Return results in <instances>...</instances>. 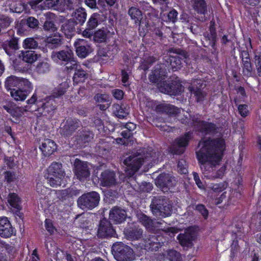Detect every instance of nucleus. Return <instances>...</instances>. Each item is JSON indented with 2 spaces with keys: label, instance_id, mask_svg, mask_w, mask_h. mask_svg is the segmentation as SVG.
<instances>
[{
  "label": "nucleus",
  "instance_id": "nucleus-1",
  "mask_svg": "<svg viewBox=\"0 0 261 261\" xmlns=\"http://www.w3.org/2000/svg\"><path fill=\"white\" fill-rule=\"evenodd\" d=\"M196 156L204 178L211 180L222 178L226 166L223 165L219 169L217 168L220 164L225 149L224 140L218 138L201 141Z\"/></svg>",
  "mask_w": 261,
  "mask_h": 261
},
{
  "label": "nucleus",
  "instance_id": "nucleus-2",
  "mask_svg": "<svg viewBox=\"0 0 261 261\" xmlns=\"http://www.w3.org/2000/svg\"><path fill=\"white\" fill-rule=\"evenodd\" d=\"M158 162V153L153 151L150 147L132 153L123 161L124 164L127 166L125 172L129 176H133L142 165L150 168Z\"/></svg>",
  "mask_w": 261,
  "mask_h": 261
},
{
  "label": "nucleus",
  "instance_id": "nucleus-3",
  "mask_svg": "<svg viewBox=\"0 0 261 261\" xmlns=\"http://www.w3.org/2000/svg\"><path fill=\"white\" fill-rule=\"evenodd\" d=\"M68 88L66 83H62L56 88L51 96L46 97L37 103L38 111L42 115L50 119L54 115L56 109V102L54 98L60 97L64 95Z\"/></svg>",
  "mask_w": 261,
  "mask_h": 261
},
{
  "label": "nucleus",
  "instance_id": "nucleus-4",
  "mask_svg": "<svg viewBox=\"0 0 261 261\" xmlns=\"http://www.w3.org/2000/svg\"><path fill=\"white\" fill-rule=\"evenodd\" d=\"M163 66L158 65L149 76L150 82L156 84L157 87L162 93L169 95L176 94L174 87L164 81L166 77V71Z\"/></svg>",
  "mask_w": 261,
  "mask_h": 261
},
{
  "label": "nucleus",
  "instance_id": "nucleus-5",
  "mask_svg": "<svg viewBox=\"0 0 261 261\" xmlns=\"http://www.w3.org/2000/svg\"><path fill=\"white\" fill-rule=\"evenodd\" d=\"M150 206L153 213L162 217H168L172 213V205L171 201L164 196L153 197Z\"/></svg>",
  "mask_w": 261,
  "mask_h": 261
},
{
  "label": "nucleus",
  "instance_id": "nucleus-6",
  "mask_svg": "<svg viewBox=\"0 0 261 261\" xmlns=\"http://www.w3.org/2000/svg\"><path fill=\"white\" fill-rule=\"evenodd\" d=\"M99 200V194L93 191L80 196L77 199V205L82 210H92L98 205Z\"/></svg>",
  "mask_w": 261,
  "mask_h": 261
},
{
  "label": "nucleus",
  "instance_id": "nucleus-7",
  "mask_svg": "<svg viewBox=\"0 0 261 261\" xmlns=\"http://www.w3.org/2000/svg\"><path fill=\"white\" fill-rule=\"evenodd\" d=\"M112 254L117 261H133L134 250L129 246H111Z\"/></svg>",
  "mask_w": 261,
  "mask_h": 261
},
{
  "label": "nucleus",
  "instance_id": "nucleus-8",
  "mask_svg": "<svg viewBox=\"0 0 261 261\" xmlns=\"http://www.w3.org/2000/svg\"><path fill=\"white\" fill-rule=\"evenodd\" d=\"M206 85L200 79L194 80L189 87L191 95L197 102L205 100L207 97V91L205 89Z\"/></svg>",
  "mask_w": 261,
  "mask_h": 261
},
{
  "label": "nucleus",
  "instance_id": "nucleus-9",
  "mask_svg": "<svg viewBox=\"0 0 261 261\" xmlns=\"http://www.w3.org/2000/svg\"><path fill=\"white\" fill-rule=\"evenodd\" d=\"M190 138L191 135L189 132L184 136L177 138L169 148L170 152L175 154L183 153Z\"/></svg>",
  "mask_w": 261,
  "mask_h": 261
},
{
  "label": "nucleus",
  "instance_id": "nucleus-10",
  "mask_svg": "<svg viewBox=\"0 0 261 261\" xmlns=\"http://www.w3.org/2000/svg\"><path fill=\"white\" fill-rule=\"evenodd\" d=\"M175 179L168 174H160L155 179V185L165 192L175 184Z\"/></svg>",
  "mask_w": 261,
  "mask_h": 261
},
{
  "label": "nucleus",
  "instance_id": "nucleus-11",
  "mask_svg": "<svg viewBox=\"0 0 261 261\" xmlns=\"http://www.w3.org/2000/svg\"><path fill=\"white\" fill-rule=\"evenodd\" d=\"M115 233V230L109 221L106 219L100 220L97 231V236L99 238H110L113 237Z\"/></svg>",
  "mask_w": 261,
  "mask_h": 261
},
{
  "label": "nucleus",
  "instance_id": "nucleus-12",
  "mask_svg": "<svg viewBox=\"0 0 261 261\" xmlns=\"http://www.w3.org/2000/svg\"><path fill=\"white\" fill-rule=\"evenodd\" d=\"M74 173L77 178L83 180L90 175V170L87 162L76 160L74 163Z\"/></svg>",
  "mask_w": 261,
  "mask_h": 261
},
{
  "label": "nucleus",
  "instance_id": "nucleus-13",
  "mask_svg": "<svg viewBox=\"0 0 261 261\" xmlns=\"http://www.w3.org/2000/svg\"><path fill=\"white\" fill-rule=\"evenodd\" d=\"M138 220L149 231H154L156 229H160V225L162 224L161 221L152 220L144 214H141L138 215Z\"/></svg>",
  "mask_w": 261,
  "mask_h": 261
},
{
  "label": "nucleus",
  "instance_id": "nucleus-14",
  "mask_svg": "<svg viewBox=\"0 0 261 261\" xmlns=\"http://www.w3.org/2000/svg\"><path fill=\"white\" fill-rule=\"evenodd\" d=\"M197 233V228L192 226L187 228L184 233L179 234L177 239L180 243V245H185L186 243H190L194 240Z\"/></svg>",
  "mask_w": 261,
  "mask_h": 261
},
{
  "label": "nucleus",
  "instance_id": "nucleus-15",
  "mask_svg": "<svg viewBox=\"0 0 261 261\" xmlns=\"http://www.w3.org/2000/svg\"><path fill=\"white\" fill-rule=\"evenodd\" d=\"M73 52L70 49L62 50L52 53L51 58L56 63L60 62H68L72 59Z\"/></svg>",
  "mask_w": 261,
  "mask_h": 261
},
{
  "label": "nucleus",
  "instance_id": "nucleus-16",
  "mask_svg": "<svg viewBox=\"0 0 261 261\" xmlns=\"http://www.w3.org/2000/svg\"><path fill=\"white\" fill-rule=\"evenodd\" d=\"M77 55L81 58H86L91 51L89 45L86 40L82 39H77L74 43Z\"/></svg>",
  "mask_w": 261,
  "mask_h": 261
},
{
  "label": "nucleus",
  "instance_id": "nucleus-17",
  "mask_svg": "<svg viewBox=\"0 0 261 261\" xmlns=\"http://www.w3.org/2000/svg\"><path fill=\"white\" fill-rule=\"evenodd\" d=\"M81 125V122L77 119L69 118L61 128L62 133L65 136H69Z\"/></svg>",
  "mask_w": 261,
  "mask_h": 261
},
{
  "label": "nucleus",
  "instance_id": "nucleus-18",
  "mask_svg": "<svg viewBox=\"0 0 261 261\" xmlns=\"http://www.w3.org/2000/svg\"><path fill=\"white\" fill-rule=\"evenodd\" d=\"M14 232V228L7 218H0V236L3 238H9Z\"/></svg>",
  "mask_w": 261,
  "mask_h": 261
},
{
  "label": "nucleus",
  "instance_id": "nucleus-19",
  "mask_svg": "<svg viewBox=\"0 0 261 261\" xmlns=\"http://www.w3.org/2000/svg\"><path fill=\"white\" fill-rule=\"evenodd\" d=\"M176 55L175 56H171L170 57V62L171 67L173 71H176L180 69L182 61L185 62L186 58L185 54L184 51L179 50L175 49Z\"/></svg>",
  "mask_w": 261,
  "mask_h": 261
},
{
  "label": "nucleus",
  "instance_id": "nucleus-20",
  "mask_svg": "<svg viewBox=\"0 0 261 261\" xmlns=\"http://www.w3.org/2000/svg\"><path fill=\"white\" fill-rule=\"evenodd\" d=\"M126 212L119 207H114L109 213V219L115 223H121L126 218Z\"/></svg>",
  "mask_w": 261,
  "mask_h": 261
},
{
  "label": "nucleus",
  "instance_id": "nucleus-21",
  "mask_svg": "<svg viewBox=\"0 0 261 261\" xmlns=\"http://www.w3.org/2000/svg\"><path fill=\"white\" fill-rule=\"evenodd\" d=\"M100 180L101 184L104 187H111L116 183L115 174L114 172L106 170L101 174Z\"/></svg>",
  "mask_w": 261,
  "mask_h": 261
},
{
  "label": "nucleus",
  "instance_id": "nucleus-22",
  "mask_svg": "<svg viewBox=\"0 0 261 261\" xmlns=\"http://www.w3.org/2000/svg\"><path fill=\"white\" fill-rule=\"evenodd\" d=\"M124 234L127 240H138L143 236V230L139 227L135 226L125 229Z\"/></svg>",
  "mask_w": 261,
  "mask_h": 261
},
{
  "label": "nucleus",
  "instance_id": "nucleus-23",
  "mask_svg": "<svg viewBox=\"0 0 261 261\" xmlns=\"http://www.w3.org/2000/svg\"><path fill=\"white\" fill-rule=\"evenodd\" d=\"M87 15L86 10L83 8H79L73 12L71 20L74 24L82 25L85 22Z\"/></svg>",
  "mask_w": 261,
  "mask_h": 261
},
{
  "label": "nucleus",
  "instance_id": "nucleus-24",
  "mask_svg": "<svg viewBox=\"0 0 261 261\" xmlns=\"http://www.w3.org/2000/svg\"><path fill=\"white\" fill-rule=\"evenodd\" d=\"M193 124L196 128L202 133H209L215 129V125L200 120L193 119Z\"/></svg>",
  "mask_w": 261,
  "mask_h": 261
},
{
  "label": "nucleus",
  "instance_id": "nucleus-25",
  "mask_svg": "<svg viewBox=\"0 0 261 261\" xmlns=\"http://www.w3.org/2000/svg\"><path fill=\"white\" fill-rule=\"evenodd\" d=\"M42 153L44 155H49L56 150V145L55 142L50 139H45L42 143L40 146Z\"/></svg>",
  "mask_w": 261,
  "mask_h": 261
},
{
  "label": "nucleus",
  "instance_id": "nucleus-26",
  "mask_svg": "<svg viewBox=\"0 0 261 261\" xmlns=\"http://www.w3.org/2000/svg\"><path fill=\"white\" fill-rule=\"evenodd\" d=\"M65 175L60 176L56 174H48L47 177V181L50 186L53 187H58L59 186H64L65 181H64Z\"/></svg>",
  "mask_w": 261,
  "mask_h": 261
},
{
  "label": "nucleus",
  "instance_id": "nucleus-27",
  "mask_svg": "<svg viewBox=\"0 0 261 261\" xmlns=\"http://www.w3.org/2000/svg\"><path fill=\"white\" fill-rule=\"evenodd\" d=\"M113 107L114 113L119 118H125L129 113V107L126 105L115 104Z\"/></svg>",
  "mask_w": 261,
  "mask_h": 261
},
{
  "label": "nucleus",
  "instance_id": "nucleus-28",
  "mask_svg": "<svg viewBox=\"0 0 261 261\" xmlns=\"http://www.w3.org/2000/svg\"><path fill=\"white\" fill-rule=\"evenodd\" d=\"M61 31L67 38H71L75 33V24L71 20L64 22L61 27Z\"/></svg>",
  "mask_w": 261,
  "mask_h": 261
},
{
  "label": "nucleus",
  "instance_id": "nucleus-29",
  "mask_svg": "<svg viewBox=\"0 0 261 261\" xmlns=\"http://www.w3.org/2000/svg\"><path fill=\"white\" fill-rule=\"evenodd\" d=\"M3 108L13 117H20L27 111L26 109L13 105L4 106Z\"/></svg>",
  "mask_w": 261,
  "mask_h": 261
},
{
  "label": "nucleus",
  "instance_id": "nucleus-30",
  "mask_svg": "<svg viewBox=\"0 0 261 261\" xmlns=\"http://www.w3.org/2000/svg\"><path fill=\"white\" fill-rule=\"evenodd\" d=\"M19 77L11 75L7 78L5 86L8 91L11 92L13 89L18 88Z\"/></svg>",
  "mask_w": 261,
  "mask_h": 261
},
{
  "label": "nucleus",
  "instance_id": "nucleus-31",
  "mask_svg": "<svg viewBox=\"0 0 261 261\" xmlns=\"http://www.w3.org/2000/svg\"><path fill=\"white\" fill-rule=\"evenodd\" d=\"M19 57L24 62L28 63H32L37 60V55L34 51L28 50L22 51Z\"/></svg>",
  "mask_w": 261,
  "mask_h": 261
},
{
  "label": "nucleus",
  "instance_id": "nucleus-32",
  "mask_svg": "<svg viewBox=\"0 0 261 261\" xmlns=\"http://www.w3.org/2000/svg\"><path fill=\"white\" fill-rule=\"evenodd\" d=\"M61 164L54 162L53 163L48 167L47 171L48 174H56L58 176L65 175L64 171L63 170Z\"/></svg>",
  "mask_w": 261,
  "mask_h": 261
},
{
  "label": "nucleus",
  "instance_id": "nucleus-33",
  "mask_svg": "<svg viewBox=\"0 0 261 261\" xmlns=\"http://www.w3.org/2000/svg\"><path fill=\"white\" fill-rule=\"evenodd\" d=\"M10 93L11 96L16 101H23L29 94L26 91L19 88H16L15 89L12 90V91L10 92Z\"/></svg>",
  "mask_w": 261,
  "mask_h": 261
},
{
  "label": "nucleus",
  "instance_id": "nucleus-34",
  "mask_svg": "<svg viewBox=\"0 0 261 261\" xmlns=\"http://www.w3.org/2000/svg\"><path fill=\"white\" fill-rule=\"evenodd\" d=\"M62 37L59 34L50 36L46 39V42L48 47L53 48L61 44Z\"/></svg>",
  "mask_w": 261,
  "mask_h": 261
},
{
  "label": "nucleus",
  "instance_id": "nucleus-35",
  "mask_svg": "<svg viewBox=\"0 0 261 261\" xmlns=\"http://www.w3.org/2000/svg\"><path fill=\"white\" fill-rule=\"evenodd\" d=\"M101 15L98 13H94L91 15L88 19L87 26L90 29H94L98 25L99 23L101 21Z\"/></svg>",
  "mask_w": 261,
  "mask_h": 261
},
{
  "label": "nucleus",
  "instance_id": "nucleus-36",
  "mask_svg": "<svg viewBox=\"0 0 261 261\" xmlns=\"http://www.w3.org/2000/svg\"><path fill=\"white\" fill-rule=\"evenodd\" d=\"M50 189L45 187L41 183H38L36 186V191L39 196L40 200L48 199L50 193Z\"/></svg>",
  "mask_w": 261,
  "mask_h": 261
},
{
  "label": "nucleus",
  "instance_id": "nucleus-37",
  "mask_svg": "<svg viewBox=\"0 0 261 261\" xmlns=\"http://www.w3.org/2000/svg\"><path fill=\"white\" fill-rule=\"evenodd\" d=\"M8 201L10 205L13 207L20 210V199L18 196L15 193H10L8 196Z\"/></svg>",
  "mask_w": 261,
  "mask_h": 261
},
{
  "label": "nucleus",
  "instance_id": "nucleus-38",
  "mask_svg": "<svg viewBox=\"0 0 261 261\" xmlns=\"http://www.w3.org/2000/svg\"><path fill=\"white\" fill-rule=\"evenodd\" d=\"M194 9L200 13H204L206 10V4L204 0H191Z\"/></svg>",
  "mask_w": 261,
  "mask_h": 261
},
{
  "label": "nucleus",
  "instance_id": "nucleus-39",
  "mask_svg": "<svg viewBox=\"0 0 261 261\" xmlns=\"http://www.w3.org/2000/svg\"><path fill=\"white\" fill-rule=\"evenodd\" d=\"M18 88L21 89L29 94L33 87L31 83L28 79L19 77Z\"/></svg>",
  "mask_w": 261,
  "mask_h": 261
},
{
  "label": "nucleus",
  "instance_id": "nucleus-40",
  "mask_svg": "<svg viewBox=\"0 0 261 261\" xmlns=\"http://www.w3.org/2000/svg\"><path fill=\"white\" fill-rule=\"evenodd\" d=\"M128 13L131 18L135 20V23L140 22L142 18V12L139 9L132 7L129 9Z\"/></svg>",
  "mask_w": 261,
  "mask_h": 261
},
{
  "label": "nucleus",
  "instance_id": "nucleus-41",
  "mask_svg": "<svg viewBox=\"0 0 261 261\" xmlns=\"http://www.w3.org/2000/svg\"><path fill=\"white\" fill-rule=\"evenodd\" d=\"M13 246H0V261H7L6 253L11 254L13 250Z\"/></svg>",
  "mask_w": 261,
  "mask_h": 261
},
{
  "label": "nucleus",
  "instance_id": "nucleus-42",
  "mask_svg": "<svg viewBox=\"0 0 261 261\" xmlns=\"http://www.w3.org/2000/svg\"><path fill=\"white\" fill-rule=\"evenodd\" d=\"M12 21V19L10 17L5 15H0V33L6 30Z\"/></svg>",
  "mask_w": 261,
  "mask_h": 261
},
{
  "label": "nucleus",
  "instance_id": "nucleus-43",
  "mask_svg": "<svg viewBox=\"0 0 261 261\" xmlns=\"http://www.w3.org/2000/svg\"><path fill=\"white\" fill-rule=\"evenodd\" d=\"M167 253V258L169 261H182L180 253L176 250L170 249Z\"/></svg>",
  "mask_w": 261,
  "mask_h": 261
},
{
  "label": "nucleus",
  "instance_id": "nucleus-44",
  "mask_svg": "<svg viewBox=\"0 0 261 261\" xmlns=\"http://www.w3.org/2000/svg\"><path fill=\"white\" fill-rule=\"evenodd\" d=\"M87 78V74L85 71L82 69H76L74 74L73 80L75 83L84 82Z\"/></svg>",
  "mask_w": 261,
  "mask_h": 261
},
{
  "label": "nucleus",
  "instance_id": "nucleus-45",
  "mask_svg": "<svg viewBox=\"0 0 261 261\" xmlns=\"http://www.w3.org/2000/svg\"><path fill=\"white\" fill-rule=\"evenodd\" d=\"M227 186L226 182H222L219 184L211 183L207 186V188L214 192H220L225 190Z\"/></svg>",
  "mask_w": 261,
  "mask_h": 261
},
{
  "label": "nucleus",
  "instance_id": "nucleus-46",
  "mask_svg": "<svg viewBox=\"0 0 261 261\" xmlns=\"http://www.w3.org/2000/svg\"><path fill=\"white\" fill-rule=\"evenodd\" d=\"M93 137V134L92 132L87 131L84 132L80 136L78 140V143L80 145H83L84 143L89 142Z\"/></svg>",
  "mask_w": 261,
  "mask_h": 261
},
{
  "label": "nucleus",
  "instance_id": "nucleus-47",
  "mask_svg": "<svg viewBox=\"0 0 261 261\" xmlns=\"http://www.w3.org/2000/svg\"><path fill=\"white\" fill-rule=\"evenodd\" d=\"M177 12L175 10L170 11L168 15L166 16L165 14L163 15L162 19L164 21L167 22H175L177 18Z\"/></svg>",
  "mask_w": 261,
  "mask_h": 261
},
{
  "label": "nucleus",
  "instance_id": "nucleus-48",
  "mask_svg": "<svg viewBox=\"0 0 261 261\" xmlns=\"http://www.w3.org/2000/svg\"><path fill=\"white\" fill-rule=\"evenodd\" d=\"M23 46L25 48L35 49L38 46V43L34 38H28L24 40Z\"/></svg>",
  "mask_w": 261,
  "mask_h": 261
},
{
  "label": "nucleus",
  "instance_id": "nucleus-49",
  "mask_svg": "<svg viewBox=\"0 0 261 261\" xmlns=\"http://www.w3.org/2000/svg\"><path fill=\"white\" fill-rule=\"evenodd\" d=\"M96 152L99 155H102L107 154L109 150V146L106 143L100 142L97 146Z\"/></svg>",
  "mask_w": 261,
  "mask_h": 261
},
{
  "label": "nucleus",
  "instance_id": "nucleus-50",
  "mask_svg": "<svg viewBox=\"0 0 261 261\" xmlns=\"http://www.w3.org/2000/svg\"><path fill=\"white\" fill-rule=\"evenodd\" d=\"M107 38L106 32L102 30H99L94 34V39L98 42H104Z\"/></svg>",
  "mask_w": 261,
  "mask_h": 261
},
{
  "label": "nucleus",
  "instance_id": "nucleus-51",
  "mask_svg": "<svg viewBox=\"0 0 261 261\" xmlns=\"http://www.w3.org/2000/svg\"><path fill=\"white\" fill-rule=\"evenodd\" d=\"M36 70L39 73H44L49 70V65L46 62L39 63L36 67Z\"/></svg>",
  "mask_w": 261,
  "mask_h": 261
},
{
  "label": "nucleus",
  "instance_id": "nucleus-52",
  "mask_svg": "<svg viewBox=\"0 0 261 261\" xmlns=\"http://www.w3.org/2000/svg\"><path fill=\"white\" fill-rule=\"evenodd\" d=\"M162 238L161 236L151 235L146 243L148 244V245H161L164 244L163 242H161Z\"/></svg>",
  "mask_w": 261,
  "mask_h": 261
},
{
  "label": "nucleus",
  "instance_id": "nucleus-53",
  "mask_svg": "<svg viewBox=\"0 0 261 261\" xmlns=\"http://www.w3.org/2000/svg\"><path fill=\"white\" fill-rule=\"evenodd\" d=\"M254 62L256 66L257 73L260 75L261 73V51L255 53Z\"/></svg>",
  "mask_w": 261,
  "mask_h": 261
},
{
  "label": "nucleus",
  "instance_id": "nucleus-54",
  "mask_svg": "<svg viewBox=\"0 0 261 261\" xmlns=\"http://www.w3.org/2000/svg\"><path fill=\"white\" fill-rule=\"evenodd\" d=\"M59 0H45L43 3L44 9H56Z\"/></svg>",
  "mask_w": 261,
  "mask_h": 261
},
{
  "label": "nucleus",
  "instance_id": "nucleus-55",
  "mask_svg": "<svg viewBox=\"0 0 261 261\" xmlns=\"http://www.w3.org/2000/svg\"><path fill=\"white\" fill-rule=\"evenodd\" d=\"M94 99L96 102L99 103L110 101L109 95L106 94H97L94 96Z\"/></svg>",
  "mask_w": 261,
  "mask_h": 261
},
{
  "label": "nucleus",
  "instance_id": "nucleus-56",
  "mask_svg": "<svg viewBox=\"0 0 261 261\" xmlns=\"http://www.w3.org/2000/svg\"><path fill=\"white\" fill-rule=\"evenodd\" d=\"M43 29L45 31H49L51 32H55L57 30L54 22L50 20H46L43 25Z\"/></svg>",
  "mask_w": 261,
  "mask_h": 261
},
{
  "label": "nucleus",
  "instance_id": "nucleus-57",
  "mask_svg": "<svg viewBox=\"0 0 261 261\" xmlns=\"http://www.w3.org/2000/svg\"><path fill=\"white\" fill-rule=\"evenodd\" d=\"M179 172L182 174H186L188 172L187 164L186 161L184 159L179 160L177 164Z\"/></svg>",
  "mask_w": 261,
  "mask_h": 261
},
{
  "label": "nucleus",
  "instance_id": "nucleus-58",
  "mask_svg": "<svg viewBox=\"0 0 261 261\" xmlns=\"http://www.w3.org/2000/svg\"><path fill=\"white\" fill-rule=\"evenodd\" d=\"M248 106L246 105H239L238 107V110L239 114L243 117H246L249 114Z\"/></svg>",
  "mask_w": 261,
  "mask_h": 261
},
{
  "label": "nucleus",
  "instance_id": "nucleus-59",
  "mask_svg": "<svg viewBox=\"0 0 261 261\" xmlns=\"http://www.w3.org/2000/svg\"><path fill=\"white\" fill-rule=\"evenodd\" d=\"M45 226L47 231L50 234L54 233L57 230L56 228L53 226L52 221L49 219H46Z\"/></svg>",
  "mask_w": 261,
  "mask_h": 261
},
{
  "label": "nucleus",
  "instance_id": "nucleus-60",
  "mask_svg": "<svg viewBox=\"0 0 261 261\" xmlns=\"http://www.w3.org/2000/svg\"><path fill=\"white\" fill-rule=\"evenodd\" d=\"M196 210L202 215L204 219H206L208 212L204 205L203 204H198L196 206Z\"/></svg>",
  "mask_w": 261,
  "mask_h": 261
},
{
  "label": "nucleus",
  "instance_id": "nucleus-61",
  "mask_svg": "<svg viewBox=\"0 0 261 261\" xmlns=\"http://www.w3.org/2000/svg\"><path fill=\"white\" fill-rule=\"evenodd\" d=\"M243 68L244 75L250 76L252 74V66L251 63H246V64L243 65Z\"/></svg>",
  "mask_w": 261,
  "mask_h": 261
},
{
  "label": "nucleus",
  "instance_id": "nucleus-62",
  "mask_svg": "<svg viewBox=\"0 0 261 261\" xmlns=\"http://www.w3.org/2000/svg\"><path fill=\"white\" fill-rule=\"evenodd\" d=\"M28 26L32 28H35L38 25L39 22L38 20L34 17H30L27 20Z\"/></svg>",
  "mask_w": 261,
  "mask_h": 261
},
{
  "label": "nucleus",
  "instance_id": "nucleus-63",
  "mask_svg": "<svg viewBox=\"0 0 261 261\" xmlns=\"http://www.w3.org/2000/svg\"><path fill=\"white\" fill-rule=\"evenodd\" d=\"M180 109L174 106L168 105V107L166 113L169 114L176 115L180 113Z\"/></svg>",
  "mask_w": 261,
  "mask_h": 261
},
{
  "label": "nucleus",
  "instance_id": "nucleus-64",
  "mask_svg": "<svg viewBox=\"0 0 261 261\" xmlns=\"http://www.w3.org/2000/svg\"><path fill=\"white\" fill-rule=\"evenodd\" d=\"M112 93L116 99L121 100L123 97L124 92L121 90L114 89L112 90Z\"/></svg>",
  "mask_w": 261,
  "mask_h": 261
}]
</instances>
